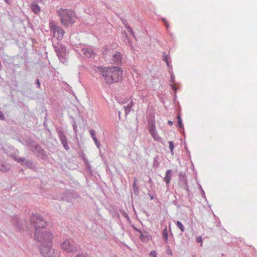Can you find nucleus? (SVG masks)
Returning <instances> with one entry per match:
<instances>
[{
	"label": "nucleus",
	"mask_w": 257,
	"mask_h": 257,
	"mask_svg": "<svg viewBox=\"0 0 257 257\" xmlns=\"http://www.w3.org/2000/svg\"><path fill=\"white\" fill-rule=\"evenodd\" d=\"M164 24L165 25V26H166V27L168 28L169 27V23H168V22L165 19H162Z\"/></svg>",
	"instance_id": "nucleus-22"
},
{
	"label": "nucleus",
	"mask_w": 257,
	"mask_h": 257,
	"mask_svg": "<svg viewBox=\"0 0 257 257\" xmlns=\"http://www.w3.org/2000/svg\"><path fill=\"white\" fill-rule=\"evenodd\" d=\"M125 27L130 33H131L132 35L134 34L133 29L131 27H130V26H128L127 25H125Z\"/></svg>",
	"instance_id": "nucleus-20"
},
{
	"label": "nucleus",
	"mask_w": 257,
	"mask_h": 257,
	"mask_svg": "<svg viewBox=\"0 0 257 257\" xmlns=\"http://www.w3.org/2000/svg\"><path fill=\"white\" fill-rule=\"evenodd\" d=\"M176 225L180 228V230L182 232L184 231L185 228L184 227V225L182 224V223L180 221H177L176 222Z\"/></svg>",
	"instance_id": "nucleus-14"
},
{
	"label": "nucleus",
	"mask_w": 257,
	"mask_h": 257,
	"mask_svg": "<svg viewBox=\"0 0 257 257\" xmlns=\"http://www.w3.org/2000/svg\"><path fill=\"white\" fill-rule=\"evenodd\" d=\"M93 140H94V142H96L97 141H98L97 138L95 137L94 138H92Z\"/></svg>",
	"instance_id": "nucleus-30"
},
{
	"label": "nucleus",
	"mask_w": 257,
	"mask_h": 257,
	"mask_svg": "<svg viewBox=\"0 0 257 257\" xmlns=\"http://www.w3.org/2000/svg\"><path fill=\"white\" fill-rule=\"evenodd\" d=\"M90 134L92 138L95 137V132H94V130H90Z\"/></svg>",
	"instance_id": "nucleus-23"
},
{
	"label": "nucleus",
	"mask_w": 257,
	"mask_h": 257,
	"mask_svg": "<svg viewBox=\"0 0 257 257\" xmlns=\"http://www.w3.org/2000/svg\"><path fill=\"white\" fill-rule=\"evenodd\" d=\"M177 118L178 119V123H179V126L180 127H182V126H183V124H182V120H181L180 116L178 115V117H177Z\"/></svg>",
	"instance_id": "nucleus-19"
},
{
	"label": "nucleus",
	"mask_w": 257,
	"mask_h": 257,
	"mask_svg": "<svg viewBox=\"0 0 257 257\" xmlns=\"http://www.w3.org/2000/svg\"><path fill=\"white\" fill-rule=\"evenodd\" d=\"M60 17L61 23L64 27L71 26L76 19V15L74 11L68 9H60L57 11Z\"/></svg>",
	"instance_id": "nucleus-2"
},
{
	"label": "nucleus",
	"mask_w": 257,
	"mask_h": 257,
	"mask_svg": "<svg viewBox=\"0 0 257 257\" xmlns=\"http://www.w3.org/2000/svg\"><path fill=\"white\" fill-rule=\"evenodd\" d=\"M61 247L62 250L67 252H74L77 250L76 247L73 243H71L68 239L64 240Z\"/></svg>",
	"instance_id": "nucleus-7"
},
{
	"label": "nucleus",
	"mask_w": 257,
	"mask_h": 257,
	"mask_svg": "<svg viewBox=\"0 0 257 257\" xmlns=\"http://www.w3.org/2000/svg\"><path fill=\"white\" fill-rule=\"evenodd\" d=\"M133 187L134 189L136 187V186H137L136 180H135V182L133 183Z\"/></svg>",
	"instance_id": "nucleus-25"
},
{
	"label": "nucleus",
	"mask_w": 257,
	"mask_h": 257,
	"mask_svg": "<svg viewBox=\"0 0 257 257\" xmlns=\"http://www.w3.org/2000/svg\"><path fill=\"white\" fill-rule=\"evenodd\" d=\"M163 237L166 241L168 239V233L166 229L163 231Z\"/></svg>",
	"instance_id": "nucleus-16"
},
{
	"label": "nucleus",
	"mask_w": 257,
	"mask_h": 257,
	"mask_svg": "<svg viewBox=\"0 0 257 257\" xmlns=\"http://www.w3.org/2000/svg\"><path fill=\"white\" fill-rule=\"evenodd\" d=\"M5 1L8 4H10L11 3L12 0H5Z\"/></svg>",
	"instance_id": "nucleus-26"
},
{
	"label": "nucleus",
	"mask_w": 257,
	"mask_h": 257,
	"mask_svg": "<svg viewBox=\"0 0 257 257\" xmlns=\"http://www.w3.org/2000/svg\"><path fill=\"white\" fill-rule=\"evenodd\" d=\"M41 253L45 257H58L59 253L53 249L52 242L38 245Z\"/></svg>",
	"instance_id": "nucleus-5"
},
{
	"label": "nucleus",
	"mask_w": 257,
	"mask_h": 257,
	"mask_svg": "<svg viewBox=\"0 0 257 257\" xmlns=\"http://www.w3.org/2000/svg\"><path fill=\"white\" fill-rule=\"evenodd\" d=\"M51 29L53 32L54 36L58 39H61L63 37L65 31L57 25H53Z\"/></svg>",
	"instance_id": "nucleus-9"
},
{
	"label": "nucleus",
	"mask_w": 257,
	"mask_h": 257,
	"mask_svg": "<svg viewBox=\"0 0 257 257\" xmlns=\"http://www.w3.org/2000/svg\"><path fill=\"white\" fill-rule=\"evenodd\" d=\"M168 123V124L170 125H173V122L172 121H171V120H169Z\"/></svg>",
	"instance_id": "nucleus-27"
},
{
	"label": "nucleus",
	"mask_w": 257,
	"mask_h": 257,
	"mask_svg": "<svg viewBox=\"0 0 257 257\" xmlns=\"http://www.w3.org/2000/svg\"><path fill=\"white\" fill-rule=\"evenodd\" d=\"M37 84H38L39 87H40V83L39 80H37Z\"/></svg>",
	"instance_id": "nucleus-32"
},
{
	"label": "nucleus",
	"mask_w": 257,
	"mask_h": 257,
	"mask_svg": "<svg viewBox=\"0 0 257 257\" xmlns=\"http://www.w3.org/2000/svg\"><path fill=\"white\" fill-rule=\"evenodd\" d=\"M0 117L2 119H3L4 118V114L2 113H0Z\"/></svg>",
	"instance_id": "nucleus-28"
},
{
	"label": "nucleus",
	"mask_w": 257,
	"mask_h": 257,
	"mask_svg": "<svg viewBox=\"0 0 257 257\" xmlns=\"http://www.w3.org/2000/svg\"><path fill=\"white\" fill-rule=\"evenodd\" d=\"M93 140H94V142H96L97 141H98L97 138L95 137L94 138H92Z\"/></svg>",
	"instance_id": "nucleus-31"
},
{
	"label": "nucleus",
	"mask_w": 257,
	"mask_h": 257,
	"mask_svg": "<svg viewBox=\"0 0 257 257\" xmlns=\"http://www.w3.org/2000/svg\"><path fill=\"white\" fill-rule=\"evenodd\" d=\"M171 170H167L166 172V173L165 177L164 178V181L167 184H168L170 183L171 179L172 174H171Z\"/></svg>",
	"instance_id": "nucleus-12"
},
{
	"label": "nucleus",
	"mask_w": 257,
	"mask_h": 257,
	"mask_svg": "<svg viewBox=\"0 0 257 257\" xmlns=\"http://www.w3.org/2000/svg\"><path fill=\"white\" fill-rule=\"evenodd\" d=\"M202 238L201 236H198V237H196V241H197V242H198V243L200 242L201 246H202Z\"/></svg>",
	"instance_id": "nucleus-18"
},
{
	"label": "nucleus",
	"mask_w": 257,
	"mask_h": 257,
	"mask_svg": "<svg viewBox=\"0 0 257 257\" xmlns=\"http://www.w3.org/2000/svg\"><path fill=\"white\" fill-rule=\"evenodd\" d=\"M163 59L166 62L167 65L169 66V62L168 60V55L166 54H163Z\"/></svg>",
	"instance_id": "nucleus-17"
},
{
	"label": "nucleus",
	"mask_w": 257,
	"mask_h": 257,
	"mask_svg": "<svg viewBox=\"0 0 257 257\" xmlns=\"http://www.w3.org/2000/svg\"><path fill=\"white\" fill-rule=\"evenodd\" d=\"M169 148L172 154H173V149H174V144L172 142L170 141L169 142Z\"/></svg>",
	"instance_id": "nucleus-15"
},
{
	"label": "nucleus",
	"mask_w": 257,
	"mask_h": 257,
	"mask_svg": "<svg viewBox=\"0 0 257 257\" xmlns=\"http://www.w3.org/2000/svg\"><path fill=\"white\" fill-rule=\"evenodd\" d=\"M76 257H86L85 256L82 255L80 254H78Z\"/></svg>",
	"instance_id": "nucleus-29"
},
{
	"label": "nucleus",
	"mask_w": 257,
	"mask_h": 257,
	"mask_svg": "<svg viewBox=\"0 0 257 257\" xmlns=\"http://www.w3.org/2000/svg\"><path fill=\"white\" fill-rule=\"evenodd\" d=\"M151 199L153 198V196H151Z\"/></svg>",
	"instance_id": "nucleus-34"
},
{
	"label": "nucleus",
	"mask_w": 257,
	"mask_h": 257,
	"mask_svg": "<svg viewBox=\"0 0 257 257\" xmlns=\"http://www.w3.org/2000/svg\"><path fill=\"white\" fill-rule=\"evenodd\" d=\"M31 9L35 14H38L40 11L39 6L36 3L31 5Z\"/></svg>",
	"instance_id": "nucleus-13"
},
{
	"label": "nucleus",
	"mask_w": 257,
	"mask_h": 257,
	"mask_svg": "<svg viewBox=\"0 0 257 257\" xmlns=\"http://www.w3.org/2000/svg\"><path fill=\"white\" fill-rule=\"evenodd\" d=\"M102 54L103 58L111 64H119L121 62L122 56L120 53L115 52L113 53L111 48H105Z\"/></svg>",
	"instance_id": "nucleus-4"
},
{
	"label": "nucleus",
	"mask_w": 257,
	"mask_h": 257,
	"mask_svg": "<svg viewBox=\"0 0 257 257\" xmlns=\"http://www.w3.org/2000/svg\"><path fill=\"white\" fill-rule=\"evenodd\" d=\"M170 253L172 254V251L171 250H170Z\"/></svg>",
	"instance_id": "nucleus-33"
},
{
	"label": "nucleus",
	"mask_w": 257,
	"mask_h": 257,
	"mask_svg": "<svg viewBox=\"0 0 257 257\" xmlns=\"http://www.w3.org/2000/svg\"><path fill=\"white\" fill-rule=\"evenodd\" d=\"M95 145H96V146H97V148H99V147H100V143L98 142V141H97L96 142H95Z\"/></svg>",
	"instance_id": "nucleus-24"
},
{
	"label": "nucleus",
	"mask_w": 257,
	"mask_h": 257,
	"mask_svg": "<svg viewBox=\"0 0 257 257\" xmlns=\"http://www.w3.org/2000/svg\"><path fill=\"white\" fill-rule=\"evenodd\" d=\"M55 50L57 53V55L60 60L62 61L63 59H65L66 51L65 47H61L60 48H57Z\"/></svg>",
	"instance_id": "nucleus-10"
},
{
	"label": "nucleus",
	"mask_w": 257,
	"mask_h": 257,
	"mask_svg": "<svg viewBox=\"0 0 257 257\" xmlns=\"http://www.w3.org/2000/svg\"><path fill=\"white\" fill-rule=\"evenodd\" d=\"M150 255H152L153 257H156L157 256V252L155 250H152L151 251L150 253Z\"/></svg>",
	"instance_id": "nucleus-21"
},
{
	"label": "nucleus",
	"mask_w": 257,
	"mask_h": 257,
	"mask_svg": "<svg viewBox=\"0 0 257 257\" xmlns=\"http://www.w3.org/2000/svg\"><path fill=\"white\" fill-rule=\"evenodd\" d=\"M53 238V234L46 227L37 228L35 230V238L38 245L52 243Z\"/></svg>",
	"instance_id": "nucleus-3"
},
{
	"label": "nucleus",
	"mask_w": 257,
	"mask_h": 257,
	"mask_svg": "<svg viewBox=\"0 0 257 257\" xmlns=\"http://www.w3.org/2000/svg\"><path fill=\"white\" fill-rule=\"evenodd\" d=\"M30 222L36 229L45 227L47 224L41 216L39 214H33L31 217Z\"/></svg>",
	"instance_id": "nucleus-6"
},
{
	"label": "nucleus",
	"mask_w": 257,
	"mask_h": 257,
	"mask_svg": "<svg viewBox=\"0 0 257 257\" xmlns=\"http://www.w3.org/2000/svg\"><path fill=\"white\" fill-rule=\"evenodd\" d=\"M83 55L87 58H94L95 56V52L90 48H84L81 50Z\"/></svg>",
	"instance_id": "nucleus-11"
},
{
	"label": "nucleus",
	"mask_w": 257,
	"mask_h": 257,
	"mask_svg": "<svg viewBox=\"0 0 257 257\" xmlns=\"http://www.w3.org/2000/svg\"><path fill=\"white\" fill-rule=\"evenodd\" d=\"M148 130L154 140L157 141H161V138L159 136L157 132L155 121L149 123Z\"/></svg>",
	"instance_id": "nucleus-8"
},
{
	"label": "nucleus",
	"mask_w": 257,
	"mask_h": 257,
	"mask_svg": "<svg viewBox=\"0 0 257 257\" xmlns=\"http://www.w3.org/2000/svg\"><path fill=\"white\" fill-rule=\"evenodd\" d=\"M98 70L102 76L105 82L110 85L117 83L122 79V69L117 66H100Z\"/></svg>",
	"instance_id": "nucleus-1"
}]
</instances>
